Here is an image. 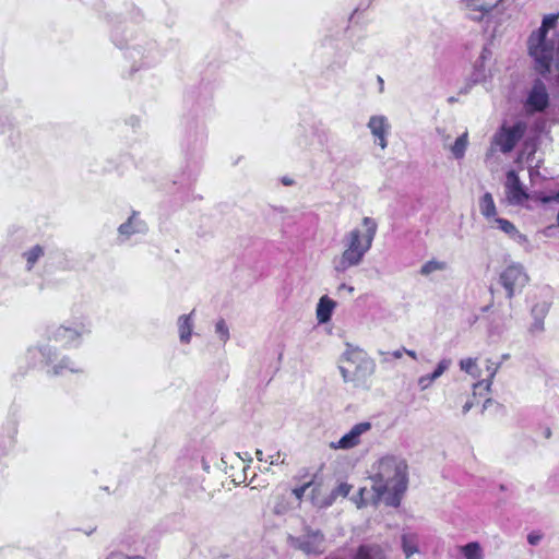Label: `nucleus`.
I'll list each match as a JSON object with an SVG mask.
<instances>
[{"label":"nucleus","instance_id":"obj_36","mask_svg":"<svg viewBox=\"0 0 559 559\" xmlns=\"http://www.w3.org/2000/svg\"><path fill=\"white\" fill-rule=\"evenodd\" d=\"M435 380H437V379L432 378V373L425 374L418 379V385H419L420 390H426L432 384V382Z\"/></svg>","mask_w":559,"mask_h":559},{"label":"nucleus","instance_id":"obj_37","mask_svg":"<svg viewBox=\"0 0 559 559\" xmlns=\"http://www.w3.org/2000/svg\"><path fill=\"white\" fill-rule=\"evenodd\" d=\"M491 13L469 12L466 17L475 23L484 22Z\"/></svg>","mask_w":559,"mask_h":559},{"label":"nucleus","instance_id":"obj_16","mask_svg":"<svg viewBox=\"0 0 559 559\" xmlns=\"http://www.w3.org/2000/svg\"><path fill=\"white\" fill-rule=\"evenodd\" d=\"M353 559H386L384 548L374 543L360 545Z\"/></svg>","mask_w":559,"mask_h":559},{"label":"nucleus","instance_id":"obj_29","mask_svg":"<svg viewBox=\"0 0 559 559\" xmlns=\"http://www.w3.org/2000/svg\"><path fill=\"white\" fill-rule=\"evenodd\" d=\"M445 269L447 263L444 261L429 260L421 265L419 273L424 276H428L433 272L443 271Z\"/></svg>","mask_w":559,"mask_h":559},{"label":"nucleus","instance_id":"obj_48","mask_svg":"<svg viewBox=\"0 0 559 559\" xmlns=\"http://www.w3.org/2000/svg\"><path fill=\"white\" fill-rule=\"evenodd\" d=\"M493 401L491 399H487L483 405V411L486 409L487 407L490 406V404H492Z\"/></svg>","mask_w":559,"mask_h":559},{"label":"nucleus","instance_id":"obj_42","mask_svg":"<svg viewBox=\"0 0 559 559\" xmlns=\"http://www.w3.org/2000/svg\"><path fill=\"white\" fill-rule=\"evenodd\" d=\"M105 559H126V555L120 551H111Z\"/></svg>","mask_w":559,"mask_h":559},{"label":"nucleus","instance_id":"obj_51","mask_svg":"<svg viewBox=\"0 0 559 559\" xmlns=\"http://www.w3.org/2000/svg\"><path fill=\"white\" fill-rule=\"evenodd\" d=\"M126 559H145V557L140 556V555H138V556H132V557L126 556Z\"/></svg>","mask_w":559,"mask_h":559},{"label":"nucleus","instance_id":"obj_8","mask_svg":"<svg viewBox=\"0 0 559 559\" xmlns=\"http://www.w3.org/2000/svg\"><path fill=\"white\" fill-rule=\"evenodd\" d=\"M290 545L307 555L321 554L324 550V535L320 530L305 528V534L298 537L289 536Z\"/></svg>","mask_w":559,"mask_h":559},{"label":"nucleus","instance_id":"obj_44","mask_svg":"<svg viewBox=\"0 0 559 559\" xmlns=\"http://www.w3.org/2000/svg\"><path fill=\"white\" fill-rule=\"evenodd\" d=\"M343 289L347 290L349 294H352L354 292V287L353 286H348L346 284H341L338 286V290H343Z\"/></svg>","mask_w":559,"mask_h":559},{"label":"nucleus","instance_id":"obj_31","mask_svg":"<svg viewBox=\"0 0 559 559\" xmlns=\"http://www.w3.org/2000/svg\"><path fill=\"white\" fill-rule=\"evenodd\" d=\"M550 309V304L546 300L535 304L531 310L533 318L545 319Z\"/></svg>","mask_w":559,"mask_h":559},{"label":"nucleus","instance_id":"obj_53","mask_svg":"<svg viewBox=\"0 0 559 559\" xmlns=\"http://www.w3.org/2000/svg\"><path fill=\"white\" fill-rule=\"evenodd\" d=\"M283 182H284V185H290L292 181L288 179H283Z\"/></svg>","mask_w":559,"mask_h":559},{"label":"nucleus","instance_id":"obj_13","mask_svg":"<svg viewBox=\"0 0 559 559\" xmlns=\"http://www.w3.org/2000/svg\"><path fill=\"white\" fill-rule=\"evenodd\" d=\"M371 429L369 421H362L354 425L352 429L345 433L336 443L332 442L331 448L333 449H352L360 443L361 435L366 433Z\"/></svg>","mask_w":559,"mask_h":559},{"label":"nucleus","instance_id":"obj_4","mask_svg":"<svg viewBox=\"0 0 559 559\" xmlns=\"http://www.w3.org/2000/svg\"><path fill=\"white\" fill-rule=\"evenodd\" d=\"M25 359L33 366L51 365V370L48 373L53 376H63L67 372H82L83 368L80 364L72 361L68 357H62L58 362L57 353L50 345L40 347H31L25 354Z\"/></svg>","mask_w":559,"mask_h":559},{"label":"nucleus","instance_id":"obj_25","mask_svg":"<svg viewBox=\"0 0 559 559\" xmlns=\"http://www.w3.org/2000/svg\"><path fill=\"white\" fill-rule=\"evenodd\" d=\"M45 250L41 246L35 245L27 251L23 253V257L26 260V269L31 271L34 265L38 262V260L44 257Z\"/></svg>","mask_w":559,"mask_h":559},{"label":"nucleus","instance_id":"obj_21","mask_svg":"<svg viewBox=\"0 0 559 559\" xmlns=\"http://www.w3.org/2000/svg\"><path fill=\"white\" fill-rule=\"evenodd\" d=\"M479 211L490 224L497 216V207L490 192H486L479 200Z\"/></svg>","mask_w":559,"mask_h":559},{"label":"nucleus","instance_id":"obj_50","mask_svg":"<svg viewBox=\"0 0 559 559\" xmlns=\"http://www.w3.org/2000/svg\"><path fill=\"white\" fill-rule=\"evenodd\" d=\"M255 455H257V459L259 461H263L264 460L263 459V452L261 450H257Z\"/></svg>","mask_w":559,"mask_h":559},{"label":"nucleus","instance_id":"obj_6","mask_svg":"<svg viewBox=\"0 0 559 559\" xmlns=\"http://www.w3.org/2000/svg\"><path fill=\"white\" fill-rule=\"evenodd\" d=\"M90 333V326L84 322L61 324L49 330V340L67 347H76L81 338Z\"/></svg>","mask_w":559,"mask_h":559},{"label":"nucleus","instance_id":"obj_15","mask_svg":"<svg viewBox=\"0 0 559 559\" xmlns=\"http://www.w3.org/2000/svg\"><path fill=\"white\" fill-rule=\"evenodd\" d=\"M367 127L369 128L371 134L374 136L376 143L381 148H385L388 146L386 135L390 130L388 118L383 115L371 116Z\"/></svg>","mask_w":559,"mask_h":559},{"label":"nucleus","instance_id":"obj_35","mask_svg":"<svg viewBox=\"0 0 559 559\" xmlns=\"http://www.w3.org/2000/svg\"><path fill=\"white\" fill-rule=\"evenodd\" d=\"M544 331V320L538 318H533V322L530 326V332L532 334H539Z\"/></svg>","mask_w":559,"mask_h":559},{"label":"nucleus","instance_id":"obj_39","mask_svg":"<svg viewBox=\"0 0 559 559\" xmlns=\"http://www.w3.org/2000/svg\"><path fill=\"white\" fill-rule=\"evenodd\" d=\"M491 55V51L487 48V47H484L483 50H481V53L479 56V59L477 60L476 62V68L480 67L483 64V62L489 58Z\"/></svg>","mask_w":559,"mask_h":559},{"label":"nucleus","instance_id":"obj_49","mask_svg":"<svg viewBox=\"0 0 559 559\" xmlns=\"http://www.w3.org/2000/svg\"><path fill=\"white\" fill-rule=\"evenodd\" d=\"M493 401L491 399H487L483 405V411L486 409L487 407L490 406V404H492Z\"/></svg>","mask_w":559,"mask_h":559},{"label":"nucleus","instance_id":"obj_1","mask_svg":"<svg viewBox=\"0 0 559 559\" xmlns=\"http://www.w3.org/2000/svg\"><path fill=\"white\" fill-rule=\"evenodd\" d=\"M369 480L370 488L361 487L354 498L358 508L378 504L381 500L397 507L407 488V463L400 456L385 455L372 465Z\"/></svg>","mask_w":559,"mask_h":559},{"label":"nucleus","instance_id":"obj_24","mask_svg":"<svg viewBox=\"0 0 559 559\" xmlns=\"http://www.w3.org/2000/svg\"><path fill=\"white\" fill-rule=\"evenodd\" d=\"M419 540L416 534L402 535V549L406 558L419 552Z\"/></svg>","mask_w":559,"mask_h":559},{"label":"nucleus","instance_id":"obj_14","mask_svg":"<svg viewBox=\"0 0 559 559\" xmlns=\"http://www.w3.org/2000/svg\"><path fill=\"white\" fill-rule=\"evenodd\" d=\"M489 225L490 227L500 229L514 242L522 246L526 251H530L531 243L527 236L522 234L512 222L506 218L496 217Z\"/></svg>","mask_w":559,"mask_h":559},{"label":"nucleus","instance_id":"obj_46","mask_svg":"<svg viewBox=\"0 0 559 559\" xmlns=\"http://www.w3.org/2000/svg\"><path fill=\"white\" fill-rule=\"evenodd\" d=\"M404 350L403 349H397L395 352L392 353V356L396 359L401 358L402 355H403Z\"/></svg>","mask_w":559,"mask_h":559},{"label":"nucleus","instance_id":"obj_9","mask_svg":"<svg viewBox=\"0 0 559 559\" xmlns=\"http://www.w3.org/2000/svg\"><path fill=\"white\" fill-rule=\"evenodd\" d=\"M549 106V94L545 83L540 79L533 82L524 103L527 114L543 112Z\"/></svg>","mask_w":559,"mask_h":559},{"label":"nucleus","instance_id":"obj_26","mask_svg":"<svg viewBox=\"0 0 559 559\" xmlns=\"http://www.w3.org/2000/svg\"><path fill=\"white\" fill-rule=\"evenodd\" d=\"M465 559H483V550L477 542H471L460 548Z\"/></svg>","mask_w":559,"mask_h":559},{"label":"nucleus","instance_id":"obj_2","mask_svg":"<svg viewBox=\"0 0 559 559\" xmlns=\"http://www.w3.org/2000/svg\"><path fill=\"white\" fill-rule=\"evenodd\" d=\"M559 13L544 15L540 26L533 31L526 40L533 68L542 76H547L552 67L559 70V33L557 39L549 36L550 31L557 27Z\"/></svg>","mask_w":559,"mask_h":559},{"label":"nucleus","instance_id":"obj_17","mask_svg":"<svg viewBox=\"0 0 559 559\" xmlns=\"http://www.w3.org/2000/svg\"><path fill=\"white\" fill-rule=\"evenodd\" d=\"M504 0H497L495 3H486L484 0H460V8L468 12L492 13Z\"/></svg>","mask_w":559,"mask_h":559},{"label":"nucleus","instance_id":"obj_45","mask_svg":"<svg viewBox=\"0 0 559 559\" xmlns=\"http://www.w3.org/2000/svg\"><path fill=\"white\" fill-rule=\"evenodd\" d=\"M403 350H404V353H406L413 359H417V354H416L415 350H411V349H406V348H403Z\"/></svg>","mask_w":559,"mask_h":559},{"label":"nucleus","instance_id":"obj_3","mask_svg":"<svg viewBox=\"0 0 559 559\" xmlns=\"http://www.w3.org/2000/svg\"><path fill=\"white\" fill-rule=\"evenodd\" d=\"M377 228L378 225L373 218L365 217L362 228H354L344 236L342 240L344 251L341 257L333 260L334 270L337 273H344L362 262L365 254L372 246Z\"/></svg>","mask_w":559,"mask_h":559},{"label":"nucleus","instance_id":"obj_22","mask_svg":"<svg viewBox=\"0 0 559 559\" xmlns=\"http://www.w3.org/2000/svg\"><path fill=\"white\" fill-rule=\"evenodd\" d=\"M193 313L194 311L189 314H182L178 318L179 338L181 343L188 344L191 340L193 329Z\"/></svg>","mask_w":559,"mask_h":559},{"label":"nucleus","instance_id":"obj_32","mask_svg":"<svg viewBox=\"0 0 559 559\" xmlns=\"http://www.w3.org/2000/svg\"><path fill=\"white\" fill-rule=\"evenodd\" d=\"M215 333L224 344L229 340V328L224 319H219L215 323Z\"/></svg>","mask_w":559,"mask_h":559},{"label":"nucleus","instance_id":"obj_34","mask_svg":"<svg viewBox=\"0 0 559 559\" xmlns=\"http://www.w3.org/2000/svg\"><path fill=\"white\" fill-rule=\"evenodd\" d=\"M309 135H316L314 131L305 132L297 141V144L301 148H309L312 145V142L309 140Z\"/></svg>","mask_w":559,"mask_h":559},{"label":"nucleus","instance_id":"obj_28","mask_svg":"<svg viewBox=\"0 0 559 559\" xmlns=\"http://www.w3.org/2000/svg\"><path fill=\"white\" fill-rule=\"evenodd\" d=\"M460 368L461 370L465 371L473 378L477 379L481 376V370L476 364L475 358H465L460 361Z\"/></svg>","mask_w":559,"mask_h":559},{"label":"nucleus","instance_id":"obj_5","mask_svg":"<svg viewBox=\"0 0 559 559\" xmlns=\"http://www.w3.org/2000/svg\"><path fill=\"white\" fill-rule=\"evenodd\" d=\"M343 361L344 365L338 369L345 382H361L374 372L373 360L359 348H348L343 355Z\"/></svg>","mask_w":559,"mask_h":559},{"label":"nucleus","instance_id":"obj_40","mask_svg":"<svg viewBox=\"0 0 559 559\" xmlns=\"http://www.w3.org/2000/svg\"><path fill=\"white\" fill-rule=\"evenodd\" d=\"M540 539H542L540 534L533 532L527 535V542L533 546H536L540 542Z\"/></svg>","mask_w":559,"mask_h":559},{"label":"nucleus","instance_id":"obj_52","mask_svg":"<svg viewBox=\"0 0 559 559\" xmlns=\"http://www.w3.org/2000/svg\"><path fill=\"white\" fill-rule=\"evenodd\" d=\"M378 84H380V91H383V80L381 76H378Z\"/></svg>","mask_w":559,"mask_h":559},{"label":"nucleus","instance_id":"obj_33","mask_svg":"<svg viewBox=\"0 0 559 559\" xmlns=\"http://www.w3.org/2000/svg\"><path fill=\"white\" fill-rule=\"evenodd\" d=\"M450 366H451V359H449V358L441 359L438 362L437 368L432 372V378H436V379L440 378L449 369Z\"/></svg>","mask_w":559,"mask_h":559},{"label":"nucleus","instance_id":"obj_19","mask_svg":"<svg viewBox=\"0 0 559 559\" xmlns=\"http://www.w3.org/2000/svg\"><path fill=\"white\" fill-rule=\"evenodd\" d=\"M129 58L133 59L134 62H136L139 58L142 66H150L158 59V52L154 45H150L148 49L143 51L138 48H132L129 51Z\"/></svg>","mask_w":559,"mask_h":559},{"label":"nucleus","instance_id":"obj_30","mask_svg":"<svg viewBox=\"0 0 559 559\" xmlns=\"http://www.w3.org/2000/svg\"><path fill=\"white\" fill-rule=\"evenodd\" d=\"M350 489H352V486L347 483H341L338 486H336L332 491H331V495L329 497V499L325 501L324 506L325 507H329L331 506L334 500L342 496V497H347L348 493L350 492Z\"/></svg>","mask_w":559,"mask_h":559},{"label":"nucleus","instance_id":"obj_11","mask_svg":"<svg viewBox=\"0 0 559 559\" xmlns=\"http://www.w3.org/2000/svg\"><path fill=\"white\" fill-rule=\"evenodd\" d=\"M525 127L522 123H515L510 128H502L495 135V143L502 153L511 152L524 134Z\"/></svg>","mask_w":559,"mask_h":559},{"label":"nucleus","instance_id":"obj_43","mask_svg":"<svg viewBox=\"0 0 559 559\" xmlns=\"http://www.w3.org/2000/svg\"><path fill=\"white\" fill-rule=\"evenodd\" d=\"M473 407V402L472 401H467L464 405H463V414H466L467 412L471 411V408Z\"/></svg>","mask_w":559,"mask_h":559},{"label":"nucleus","instance_id":"obj_27","mask_svg":"<svg viewBox=\"0 0 559 559\" xmlns=\"http://www.w3.org/2000/svg\"><path fill=\"white\" fill-rule=\"evenodd\" d=\"M467 144V133H463L455 140L454 144L450 146V150L456 159L464 157Z\"/></svg>","mask_w":559,"mask_h":559},{"label":"nucleus","instance_id":"obj_10","mask_svg":"<svg viewBox=\"0 0 559 559\" xmlns=\"http://www.w3.org/2000/svg\"><path fill=\"white\" fill-rule=\"evenodd\" d=\"M147 229V225L140 217V213L133 211L129 218L118 227L117 241L118 243L122 245L127 242L132 236L146 234Z\"/></svg>","mask_w":559,"mask_h":559},{"label":"nucleus","instance_id":"obj_12","mask_svg":"<svg viewBox=\"0 0 559 559\" xmlns=\"http://www.w3.org/2000/svg\"><path fill=\"white\" fill-rule=\"evenodd\" d=\"M506 193L509 203L513 205L522 204L528 199V194L514 170L507 173Z\"/></svg>","mask_w":559,"mask_h":559},{"label":"nucleus","instance_id":"obj_41","mask_svg":"<svg viewBox=\"0 0 559 559\" xmlns=\"http://www.w3.org/2000/svg\"><path fill=\"white\" fill-rule=\"evenodd\" d=\"M269 459H270V465H275V464H278V463H284V460H280L281 459V453L280 452H276L275 454L270 455Z\"/></svg>","mask_w":559,"mask_h":559},{"label":"nucleus","instance_id":"obj_18","mask_svg":"<svg viewBox=\"0 0 559 559\" xmlns=\"http://www.w3.org/2000/svg\"><path fill=\"white\" fill-rule=\"evenodd\" d=\"M486 364H487V366H486L487 371L489 372L488 378L485 380H479L476 383H474L473 391H474L475 395L481 394L483 391H485V392L490 391V388L492 384V379L495 378L497 371L500 368V364H495L490 359H487Z\"/></svg>","mask_w":559,"mask_h":559},{"label":"nucleus","instance_id":"obj_38","mask_svg":"<svg viewBox=\"0 0 559 559\" xmlns=\"http://www.w3.org/2000/svg\"><path fill=\"white\" fill-rule=\"evenodd\" d=\"M312 485V480L299 486V487H296L293 489V493L294 496L297 498V499H301L306 492V490Z\"/></svg>","mask_w":559,"mask_h":559},{"label":"nucleus","instance_id":"obj_54","mask_svg":"<svg viewBox=\"0 0 559 559\" xmlns=\"http://www.w3.org/2000/svg\"><path fill=\"white\" fill-rule=\"evenodd\" d=\"M94 531H95V528H93V530H91V531L86 532V534H87V535H91Z\"/></svg>","mask_w":559,"mask_h":559},{"label":"nucleus","instance_id":"obj_20","mask_svg":"<svg viewBox=\"0 0 559 559\" xmlns=\"http://www.w3.org/2000/svg\"><path fill=\"white\" fill-rule=\"evenodd\" d=\"M336 302L328 296H322L317 305V319L319 323H326L331 320Z\"/></svg>","mask_w":559,"mask_h":559},{"label":"nucleus","instance_id":"obj_55","mask_svg":"<svg viewBox=\"0 0 559 559\" xmlns=\"http://www.w3.org/2000/svg\"><path fill=\"white\" fill-rule=\"evenodd\" d=\"M557 222H558V226H559V211H558V214H557Z\"/></svg>","mask_w":559,"mask_h":559},{"label":"nucleus","instance_id":"obj_23","mask_svg":"<svg viewBox=\"0 0 559 559\" xmlns=\"http://www.w3.org/2000/svg\"><path fill=\"white\" fill-rule=\"evenodd\" d=\"M205 136H206V134H205L204 127L195 126L194 130H193V134L190 131L187 134L186 142H187L188 150H190V148L198 150V148L202 147Z\"/></svg>","mask_w":559,"mask_h":559},{"label":"nucleus","instance_id":"obj_7","mask_svg":"<svg viewBox=\"0 0 559 559\" xmlns=\"http://www.w3.org/2000/svg\"><path fill=\"white\" fill-rule=\"evenodd\" d=\"M499 282L506 289L507 297L511 299L525 287L528 275L521 263H512L501 272Z\"/></svg>","mask_w":559,"mask_h":559},{"label":"nucleus","instance_id":"obj_47","mask_svg":"<svg viewBox=\"0 0 559 559\" xmlns=\"http://www.w3.org/2000/svg\"><path fill=\"white\" fill-rule=\"evenodd\" d=\"M550 200H552V201H555V202L559 203V191H558V192H557L552 198H547V199H545V202H548V201H550Z\"/></svg>","mask_w":559,"mask_h":559}]
</instances>
